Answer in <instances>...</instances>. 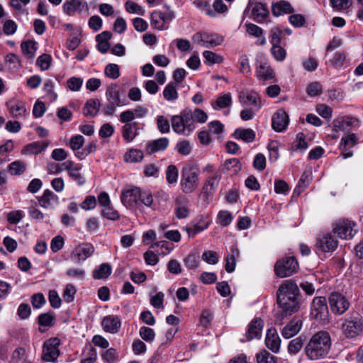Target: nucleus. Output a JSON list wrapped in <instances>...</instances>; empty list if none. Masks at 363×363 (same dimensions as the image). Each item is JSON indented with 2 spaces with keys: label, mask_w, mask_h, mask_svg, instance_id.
Masks as SVG:
<instances>
[{
  "label": "nucleus",
  "mask_w": 363,
  "mask_h": 363,
  "mask_svg": "<svg viewBox=\"0 0 363 363\" xmlns=\"http://www.w3.org/2000/svg\"><path fill=\"white\" fill-rule=\"evenodd\" d=\"M239 101L243 107L251 106L255 109H260L262 101L260 96L252 90H243L238 95Z\"/></svg>",
  "instance_id": "13"
},
{
  "label": "nucleus",
  "mask_w": 363,
  "mask_h": 363,
  "mask_svg": "<svg viewBox=\"0 0 363 363\" xmlns=\"http://www.w3.org/2000/svg\"><path fill=\"white\" fill-rule=\"evenodd\" d=\"M52 57L50 55L43 54L38 57L36 64L40 67V69L44 71L49 69L51 63Z\"/></svg>",
  "instance_id": "60"
},
{
  "label": "nucleus",
  "mask_w": 363,
  "mask_h": 363,
  "mask_svg": "<svg viewBox=\"0 0 363 363\" xmlns=\"http://www.w3.org/2000/svg\"><path fill=\"white\" fill-rule=\"evenodd\" d=\"M272 13L279 16L283 13H291L294 12V9L291 5L286 1H281L272 5Z\"/></svg>",
  "instance_id": "32"
},
{
  "label": "nucleus",
  "mask_w": 363,
  "mask_h": 363,
  "mask_svg": "<svg viewBox=\"0 0 363 363\" xmlns=\"http://www.w3.org/2000/svg\"><path fill=\"white\" fill-rule=\"evenodd\" d=\"M277 304L281 311L275 315V324L281 325L283 319L298 312L300 309V298H293L284 296L281 298H277Z\"/></svg>",
  "instance_id": "4"
},
{
  "label": "nucleus",
  "mask_w": 363,
  "mask_h": 363,
  "mask_svg": "<svg viewBox=\"0 0 363 363\" xmlns=\"http://www.w3.org/2000/svg\"><path fill=\"white\" fill-rule=\"evenodd\" d=\"M112 269L109 264L103 263L93 272V277L96 279H106L111 273Z\"/></svg>",
  "instance_id": "36"
},
{
  "label": "nucleus",
  "mask_w": 363,
  "mask_h": 363,
  "mask_svg": "<svg viewBox=\"0 0 363 363\" xmlns=\"http://www.w3.org/2000/svg\"><path fill=\"white\" fill-rule=\"evenodd\" d=\"M289 116L283 109L278 110L273 116L272 126L277 132L284 130L289 124Z\"/></svg>",
  "instance_id": "20"
},
{
  "label": "nucleus",
  "mask_w": 363,
  "mask_h": 363,
  "mask_svg": "<svg viewBox=\"0 0 363 363\" xmlns=\"http://www.w3.org/2000/svg\"><path fill=\"white\" fill-rule=\"evenodd\" d=\"M203 55L206 60V63L208 65L220 64L223 61L222 56L218 55L211 51L206 50L203 52Z\"/></svg>",
  "instance_id": "43"
},
{
  "label": "nucleus",
  "mask_w": 363,
  "mask_h": 363,
  "mask_svg": "<svg viewBox=\"0 0 363 363\" xmlns=\"http://www.w3.org/2000/svg\"><path fill=\"white\" fill-rule=\"evenodd\" d=\"M169 145V140L167 138H160L159 139L149 142L146 145V152L152 155L159 151H163Z\"/></svg>",
  "instance_id": "26"
},
{
  "label": "nucleus",
  "mask_w": 363,
  "mask_h": 363,
  "mask_svg": "<svg viewBox=\"0 0 363 363\" xmlns=\"http://www.w3.org/2000/svg\"><path fill=\"white\" fill-rule=\"evenodd\" d=\"M337 247V241L333 235L328 233L321 235L317 238L315 249L317 252H331Z\"/></svg>",
  "instance_id": "12"
},
{
  "label": "nucleus",
  "mask_w": 363,
  "mask_h": 363,
  "mask_svg": "<svg viewBox=\"0 0 363 363\" xmlns=\"http://www.w3.org/2000/svg\"><path fill=\"white\" fill-rule=\"evenodd\" d=\"M202 259L209 264H216L219 260V256L214 251H206L202 255Z\"/></svg>",
  "instance_id": "61"
},
{
  "label": "nucleus",
  "mask_w": 363,
  "mask_h": 363,
  "mask_svg": "<svg viewBox=\"0 0 363 363\" xmlns=\"http://www.w3.org/2000/svg\"><path fill=\"white\" fill-rule=\"evenodd\" d=\"M106 99L108 101L103 106L102 112L106 116H112L118 106L123 105L121 98L118 86L116 84H111L106 91Z\"/></svg>",
  "instance_id": "5"
},
{
  "label": "nucleus",
  "mask_w": 363,
  "mask_h": 363,
  "mask_svg": "<svg viewBox=\"0 0 363 363\" xmlns=\"http://www.w3.org/2000/svg\"><path fill=\"white\" fill-rule=\"evenodd\" d=\"M341 330L345 337H355L363 332V322L358 317L346 319L342 323Z\"/></svg>",
  "instance_id": "8"
},
{
  "label": "nucleus",
  "mask_w": 363,
  "mask_h": 363,
  "mask_svg": "<svg viewBox=\"0 0 363 363\" xmlns=\"http://www.w3.org/2000/svg\"><path fill=\"white\" fill-rule=\"evenodd\" d=\"M264 326V321L260 318L253 319L249 324L245 335V340L250 341L255 338H260Z\"/></svg>",
  "instance_id": "19"
},
{
  "label": "nucleus",
  "mask_w": 363,
  "mask_h": 363,
  "mask_svg": "<svg viewBox=\"0 0 363 363\" xmlns=\"http://www.w3.org/2000/svg\"><path fill=\"white\" fill-rule=\"evenodd\" d=\"M139 201H140L141 203H143L147 207H150L152 209L156 208V205L154 203L153 196L148 191H142L140 190Z\"/></svg>",
  "instance_id": "48"
},
{
  "label": "nucleus",
  "mask_w": 363,
  "mask_h": 363,
  "mask_svg": "<svg viewBox=\"0 0 363 363\" xmlns=\"http://www.w3.org/2000/svg\"><path fill=\"white\" fill-rule=\"evenodd\" d=\"M104 73L108 77L116 79L120 76L119 67L116 64H108L105 67Z\"/></svg>",
  "instance_id": "57"
},
{
  "label": "nucleus",
  "mask_w": 363,
  "mask_h": 363,
  "mask_svg": "<svg viewBox=\"0 0 363 363\" xmlns=\"http://www.w3.org/2000/svg\"><path fill=\"white\" fill-rule=\"evenodd\" d=\"M284 296L293 298H299L301 296L298 285L291 279L285 280L277 290V298H281Z\"/></svg>",
  "instance_id": "15"
},
{
  "label": "nucleus",
  "mask_w": 363,
  "mask_h": 363,
  "mask_svg": "<svg viewBox=\"0 0 363 363\" xmlns=\"http://www.w3.org/2000/svg\"><path fill=\"white\" fill-rule=\"evenodd\" d=\"M14 149V144L12 140H6L4 144L0 145V163L9 162L10 159L6 155L11 152Z\"/></svg>",
  "instance_id": "35"
},
{
  "label": "nucleus",
  "mask_w": 363,
  "mask_h": 363,
  "mask_svg": "<svg viewBox=\"0 0 363 363\" xmlns=\"http://www.w3.org/2000/svg\"><path fill=\"white\" fill-rule=\"evenodd\" d=\"M162 18L161 11H154L152 13L150 18L152 26L158 30L164 29V23L162 21Z\"/></svg>",
  "instance_id": "52"
},
{
  "label": "nucleus",
  "mask_w": 363,
  "mask_h": 363,
  "mask_svg": "<svg viewBox=\"0 0 363 363\" xmlns=\"http://www.w3.org/2000/svg\"><path fill=\"white\" fill-rule=\"evenodd\" d=\"M306 93L311 97H314L322 94V86L318 82L309 84L306 88Z\"/></svg>",
  "instance_id": "58"
},
{
  "label": "nucleus",
  "mask_w": 363,
  "mask_h": 363,
  "mask_svg": "<svg viewBox=\"0 0 363 363\" xmlns=\"http://www.w3.org/2000/svg\"><path fill=\"white\" fill-rule=\"evenodd\" d=\"M283 35V31L279 27H276L270 30L269 37L272 45H280Z\"/></svg>",
  "instance_id": "53"
},
{
  "label": "nucleus",
  "mask_w": 363,
  "mask_h": 363,
  "mask_svg": "<svg viewBox=\"0 0 363 363\" xmlns=\"http://www.w3.org/2000/svg\"><path fill=\"white\" fill-rule=\"evenodd\" d=\"M139 334L140 337L146 342H152L155 337L154 330L145 326H143L140 328Z\"/></svg>",
  "instance_id": "56"
},
{
  "label": "nucleus",
  "mask_w": 363,
  "mask_h": 363,
  "mask_svg": "<svg viewBox=\"0 0 363 363\" xmlns=\"http://www.w3.org/2000/svg\"><path fill=\"white\" fill-rule=\"evenodd\" d=\"M239 255V250L237 248H232V255L226 257L225 270L230 273L235 270L236 266L235 256Z\"/></svg>",
  "instance_id": "44"
},
{
  "label": "nucleus",
  "mask_w": 363,
  "mask_h": 363,
  "mask_svg": "<svg viewBox=\"0 0 363 363\" xmlns=\"http://www.w3.org/2000/svg\"><path fill=\"white\" fill-rule=\"evenodd\" d=\"M311 316L318 321L325 320L328 316L327 301L324 296H317L311 305Z\"/></svg>",
  "instance_id": "7"
},
{
  "label": "nucleus",
  "mask_w": 363,
  "mask_h": 363,
  "mask_svg": "<svg viewBox=\"0 0 363 363\" xmlns=\"http://www.w3.org/2000/svg\"><path fill=\"white\" fill-rule=\"evenodd\" d=\"M256 359L257 363H277L276 357L265 350L257 353L256 354Z\"/></svg>",
  "instance_id": "45"
},
{
  "label": "nucleus",
  "mask_w": 363,
  "mask_h": 363,
  "mask_svg": "<svg viewBox=\"0 0 363 363\" xmlns=\"http://www.w3.org/2000/svg\"><path fill=\"white\" fill-rule=\"evenodd\" d=\"M138 134V133L137 122H133L131 123L125 124L122 127V135L123 139L127 142L132 141Z\"/></svg>",
  "instance_id": "30"
},
{
  "label": "nucleus",
  "mask_w": 363,
  "mask_h": 363,
  "mask_svg": "<svg viewBox=\"0 0 363 363\" xmlns=\"http://www.w3.org/2000/svg\"><path fill=\"white\" fill-rule=\"evenodd\" d=\"M355 225L350 221H340L336 223L333 228V232L342 239H351L356 233V230L353 229Z\"/></svg>",
  "instance_id": "17"
},
{
  "label": "nucleus",
  "mask_w": 363,
  "mask_h": 363,
  "mask_svg": "<svg viewBox=\"0 0 363 363\" xmlns=\"http://www.w3.org/2000/svg\"><path fill=\"white\" fill-rule=\"evenodd\" d=\"M178 84L175 82H169L163 91L164 98L167 101H175L178 98Z\"/></svg>",
  "instance_id": "38"
},
{
  "label": "nucleus",
  "mask_w": 363,
  "mask_h": 363,
  "mask_svg": "<svg viewBox=\"0 0 363 363\" xmlns=\"http://www.w3.org/2000/svg\"><path fill=\"white\" fill-rule=\"evenodd\" d=\"M166 179L169 184H175L178 179V169L175 165L168 166L166 170Z\"/></svg>",
  "instance_id": "54"
},
{
  "label": "nucleus",
  "mask_w": 363,
  "mask_h": 363,
  "mask_svg": "<svg viewBox=\"0 0 363 363\" xmlns=\"http://www.w3.org/2000/svg\"><path fill=\"white\" fill-rule=\"evenodd\" d=\"M60 340L57 337L46 340L43 344L42 359L45 362H55L60 355Z\"/></svg>",
  "instance_id": "9"
},
{
  "label": "nucleus",
  "mask_w": 363,
  "mask_h": 363,
  "mask_svg": "<svg viewBox=\"0 0 363 363\" xmlns=\"http://www.w3.org/2000/svg\"><path fill=\"white\" fill-rule=\"evenodd\" d=\"M233 221L232 213L228 211H220L217 216V223L223 227L229 225Z\"/></svg>",
  "instance_id": "46"
},
{
  "label": "nucleus",
  "mask_w": 363,
  "mask_h": 363,
  "mask_svg": "<svg viewBox=\"0 0 363 363\" xmlns=\"http://www.w3.org/2000/svg\"><path fill=\"white\" fill-rule=\"evenodd\" d=\"M47 146L48 143L45 142H34L27 145L24 147L23 153L38 154L43 151Z\"/></svg>",
  "instance_id": "39"
},
{
  "label": "nucleus",
  "mask_w": 363,
  "mask_h": 363,
  "mask_svg": "<svg viewBox=\"0 0 363 363\" xmlns=\"http://www.w3.org/2000/svg\"><path fill=\"white\" fill-rule=\"evenodd\" d=\"M54 319L53 312L41 313L38 317V323L41 326L50 327L53 325Z\"/></svg>",
  "instance_id": "47"
},
{
  "label": "nucleus",
  "mask_w": 363,
  "mask_h": 363,
  "mask_svg": "<svg viewBox=\"0 0 363 363\" xmlns=\"http://www.w3.org/2000/svg\"><path fill=\"white\" fill-rule=\"evenodd\" d=\"M303 340L301 337H298L291 340L288 345V351L291 354H296L303 347Z\"/></svg>",
  "instance_id": "50"
},
{
  "label": "nucleus",
  "mask_w": 363,
  "mask_h": 363,
  "mask_svg": "<svg viewBox=\"0 0 363 363\" xmlns=\"http://www.w3.org/2000/svg\"><path fill=\"white\" fill-rule=\"evenodd\" d=\"M357 121L355 118L349 116L335 119L333 122V131L335 133H337L339 131L347 132Z\"/></svg>",
  "instance_id": "23"
},
{
  "label": "nucleus",
  "mask_w": 363,
  "mask_h": 363,
  "mask_svg": "<svg viewBox=\"0 0 363 363\" xmlns=\"http://www.w3.org/2000/svg\"><path fill=\"white\" fill-rule=\"evenodd\" d=\"M331 347V337L326 331H319L314 334L306 344L304 352L310 360L324 359Z\"/></svg>",
  "instance_id": "1"
},
{
  "label": "nucleus",
  "mask_w": 363,
  "mask_h": 363,
  "mask_svg": "<svg viewBox=\"0 0 363 363\" xmlns=\"http://www.w3.org/2000/svg\"><path fill=\"white\" fill-rule=\"evenodd\" d=\"M330 309L334 314L342 315L350 307L347 298L339 292H333L328 298Z\"/></svg>",
  "instance_id": "10"
},
{
  "label": "nucleus",
  "mask_w": 363,
  "mask_h": 363,
  "mask_svg": "<svg viewBox=\"0 0 363 363\" xmlns=\"http://www.w3.org/2000/svg\"><path fill=\"white\" fill-rule=\"evenodd\" d=\"M76 291V289L72 284H67L62 294L65 301L67 303L72 302L74 298Z\"/></svg>",
  "instance_id": "64"
},
{
  "label": "nucleus",
  "mask_w": 363,
  "mask_h": 363,
  "mask_svg": "<svg viewBox=\"0 0 363 363\" xmlns=\"http://www.w3.org/2000/svg\"><path fill=\"white\" fill-rule=\"evenodd\" d=\"M265 345L267 347L273 352L277 353L279 351L281 339L274 328H271L267 330L265 338Z\"/></svg>",
  "instance_id": "21"
},
{
  "label": "nucleus",
  "mask_w": 363,
  "mask_h": 363,
  "mask_svg": "<svg viewBox=\"0 0 363 363\" xmlns=\"http://www.w3.org/2000/svg\"><path fill=\"white\" fill-rule=\"evenodd\" d=\"M62 7L64 12L70 16L75 13L81 14L89 11L87 3L80 0H66Z\"/></svg>",
  "instance_id": "16"
},
{
  "label": "nucleus",
  "mask_w": 363,
  "mask_h": 363,
  "mask_svg": "<svg viewBox=\"0 0 363 363\" xmlns=\"http://www.w3.org/2000/svg\"><path fill=\"white\" fill-rule=\"evenodd\" d=\"M298 269V264L294 257H286L277 261L274 265V273L280 278L292 276Z\"/></svg>",
  "instance_id": "6"
},
{
  "label": "nucleus",
  "mask_w": 363,
  "mask_h": 363,
  "mask_svg": "<svg viewBox=\"0 0 363 363\" xmlns=\"http://www.w3.org/2000/svg\"><path fill=\"white\" fill-rule=\"evenodd\" d=\"M143 159V153L139 150L132 149L125 155L127 162H138Z\"/></svg>",
  "instance_id": "49"
},
{
  "label": "nucleus",
  "mask_w": 363,
  "mask_h": 363,
  "mask_svg": "<svg viewBox=\"0 0 363 363\" xmlns=\"http://www.w3.org/2000/svg\"><path fill=\"white\" fill-rule=\"evenodd\" d=\"M173 130L180 135H189L195 129L194 121L192 120L191 110L185 108L179 115L171 118Z\"/></svg>",
  "instance_id": "3"
},
{
  "label": "nucleus",
  "mask_w": 363,
  "mask_h": 363,
  "mask_svg": "<svg viewBox=\"0 0 363 363\" xmlns=\"http://www.w3.org/2000/svg\"><path fill=\"white\" fill-rule=\"evenodd\" d=\"M257 77L263 81L269 80L274 77V72L272 67L266 62L260 61L256 69Z\"/></svg>",
  "instance_id": "28"
},
{
  "label": "nucleus",
  "mask_w": 363,
  "mask_h": 363,
  "mask_svg": "<svg viewBox=\"0 0 363 363\" xmlns=\"http://www.w3.org/2000/svg\"><path fill=\"white\" fill-rule=\"evenodd\" d=\"M302 327V320L298 318L292 319L281 330V335L286 339H289L301 330Z\"/></svg>",
  "instance_id": "22"
},
{
  "label": "nucleus",
  "mask_w": 363,
  "mask_h": 363,
  "mask_svg": "<svg viewBox=\"0 0 363 363\" xmlns=\"http://www.w3.org/2000/svg\"><path fill=\"white\" fill-rule=\"evenodd\" d=\"M271 53L274 58L278 62H283L286 56V50L280 45H272L271 48Z\"/></svg>",
  "instance_id": "51"
},
{
  "label": "nucleus",
  "mask_w": 363,
  "mask_h": 363,
  "mask_svg": "<svg viewBox=\"0 0 363 363\" xmlns=\"http://www.w3.org/2000/svg\"><path fill=\"white\" fill-rule=\"evenodd\" d=\"M101 213L106 218L113 220H118L120 217L119 213L110 206V205L103 208Z\"/></svg>",
  "instance_id": "63"
},
{
  "label": "nucleus",
  "mask_w": 363,
  "mask_h": 363,
  "mask_svg": "<svg viewBox=\"0 0 363 363\" xmlns=\"http://www.w3.org/2000/svg\"><path fill=\"white\" fill-rule=\"evenodd\" d=\"M95 251L93 245L84 242L77 246L70 255L71 259L75 263H81L91 257Z\"/></svg>",
  "instance_id": "11"
},
{
  "label": "nucleus",
  "mask_w": 363,
  "mask_h": 363,
  "mask_svg": "<svg viewBox=\"0 0 363 363\" xmlns=\"http://www.w3.org/2000/svg\"><path fill=\"white\" fill-rule=\"evenodd\" d=\"M62 165L65 166V169L69 172V177L76 181L79 185H82L85 183V179L79 173V170L81 169L79 166L74 167L73 162L70 160L64 162Z\"/></svg>",
  "instance_id": "27"
},
{
  "label": "nucleus",
  "mask_w": 363,
  "mask_h": 363,
  "mask_svg": "<svg viewBox=\"0 0 363 363\" xmlns=\"http://www.w3.org/2000/svg\"><path fill=\"white\" fill-rule=\"evenodd\" d=\"M252 6V19L257 23H262L269 16V11L266 4L261 2H255V4L250 0L247 7Z\"/></svg>",
  "instance_id": "18"
},
{
  "label": "nucleus",
  "mask_w": 363,
  "mask_h": 363,
  "mask_svg": "<svg viewBox=\"0 0 363 363\" xmlns=\"http://www.w3.org/2000/svg\"><path fill=\"white\" fill-rule=\"evenodd\" d=\"M6 62L11 69H17L21 66V62L18 55L9 53L6 57Z\"/></svg>",
  "instance_id": "55"
},
{
  "label": "nucleus",
  "mask_w": 363,
  "mask_h": 363,
  "mask_svg": "<svg viewBox=\"0 0 363 363\" xmlns=\"http://www.w3.org/2000/svg\"><path fill=\"white\" fill-rule=\"evenodd\" d=\"M223 42V38L216 34H208L204 33V46L206 48H213L220 45Z\"/></svg>",
  "instance_id": "40"
},
{
  "label": "nucleus",
  "mask_w": 363,
  "mask_h": 363,
  "mask_svg": "<svg viewBox=\"0 0 363 363\" xmlns=\"http://www.w3.org/2000/svg\"><path fill=\"white\" fill-rule=\"evenodd\" d=\"M242 165L236 158L228 159L225 160L224 164V169L232 174H237L240 171Z\"/></svg>",
  "instance_id": "42"
},
{
  "label": "nucleus",
  "mask_w": 363,
  "mask_h": 363,
  "mask_svg": "<svg viewBox=\"0 0 363 363\" xmlns=\"http://www.w3.org/2000/svg\"><path fill=\"white\" fill-rule=\"evenodd\" d=\"M100 102L98 99H90L87 101L84 108L83 113L85 116H95L99 110Z\"/></svg>",
  "instance_id": "33"
},
{
  "label": "nucleus",
  "mask_w": 363,
  "mask_h": 363,
  "mask_svg": "<svg viewBox=\"0 0 363 363\" xmlns=\"http://www.w3.org/2000/svg\"><path fill=\"white\" fill-rule=\"evenodd\" d=\"M27 164L25 162L16 160L8 166V172L11 175H21L26 170Z\"/></svg>",
  "instance_id": "37"
},
{
  "label": "nucleus",
  "mask_w": 363,
  "mask_h": 363,
  "mask_svg": "<svg viewBox=\"0 0 363 363\" xmlns=\"http://www.w3.org/2000/svg\"><path fill=\"white\" fill-rule=\"evenodd\" d=\"M232 104V97L230 94H225L220 96L216 101V106L220 108H224Z\"/></svg>",
  "instance_id": "62"
},
{
  "label": "nucleus",
  "mask_w": 363,
  "mask_h": 363,
  "mask_svg": "<svg viewBox=\"0 0 363 363\" xmlns=\"http://www.w3.org/2000/svg\"><path fill=\"white\" fill-rule=\"evenodd\" d=\"M121 325V320L116 315H108L102 320V327L106 332L116 333Z\"/></svg>",
  "instance_id": "25"
},
{
  "label": "nucleus",
  "mask_w": 363,
  "mask_h": 363,
  "mask_svg": "<svg viewBox=\"0 0 363 363\" xmlns=\"http://www.w3.org/2000/svg\"><path fill=\"white\" fill-rule=\"evenodd\" d=\"M38 203L45 208H53L58 203V196L49 189L44 191L42 196L39 197Z\"/></svg>",
  "instance_id": "24"
},
{
  "label": "nucleus",
  "mask_w": 363,
  "mask_h": 363,
  "mask_svg": "<svg viewBox=\"0 0 363 363\" xmlns=\"http://www.w3.org/2000/svg\"><path fill=\"white\" fill-rule=\"evenodd\" d=\"M157 125L161 133H168L170 131L169 122L164 116H157Z\"/></svg>",
  "instance_id": "59"
},
{
  "label": "nucleus",
  "mask_w": 363,
  "mask_h": 363,
  "mask_svg": "<svg viewBox=\"0 0 363 363\" xmlns=\"http://www.w3.org/2000/svg\"><path fill=\"white\" fill-rule=\"evenodd\" d=\"M199 184V168L196 164H185L181 172L180 187L186 194L193 193Z\"/></svg>",
  "instance_id": "2"
},
{
  "label": "nucleus",
  "mask_w": 363,
  "mask_h": 363,
  "mask_svg": "<svg viewBox=\"0 0 363 363\" xmlns=\"http://www.w3.org/2000/svg\"><path fill=\"white\" fill-rule=\"evenodd\" d=\"M220 177V174L218 172L215 173L212 177H209L206 181L205 184L203 187L204 193L209 194H211L213 191H215L219 184Z\"/></svg>",
  "instance_id": "34"
},
{
  "label": "nucleus",
  "mask_w": 363,
  "mask_h": 363,
  "mask_svg": "<svg viewBox=\"0 0 363 363\" xmlns=\"http://www.w3.org/2000/svg\"><path fill=\"white\" fill-rule=\"evenodd\" d=\"M23 53L28 58L33 59L37 50L36 43L33 40L23 42L21 45Z\"/></svg>",
  "instance_id": "41"
},
{
  "label": "nucleus",
  "mask_w": 363,
  "mask_h": 363,
  "mask_svg": "<svg viewBox=\"0 0 363 363\" xmlns=\"http://www.w3.org/2000/svg\"><path fill=\"white\" fill-rule=\"evenodd\" d=\"M140 195V189L133 186L122 191L121 200L126 208H133L138 204Z\"/></svg>",
  "instance_id": "14"
},
{
  "label": "nucleus",
  "mask_w": 363,
  "mask_h": 363,
  "mask_svg": "<svg viewBox=\"0 0 363 363\" xmlns=\"http://www.w3.org/2000/svg\"><path fill=\"white\" fill-rule=\"evenodd\" d=\"M233 136L236 139H240L245 143H251L255 138V132L250 128H237Z\"/></svg>",
  "instance_id": "31"
},
{
  "label": "nucleus",
  "mask_w": 363,
  "mask_h": 363,
  "mask_svg": "<svg viewBox=\"0 0 363 363\" xmlns=\"http://www.w3.org/2000/svg\"><path fill=\"white\" fill-rule=\"evenodd\" d=\"M6 106L13 118L23 116L26 113V108L23 102L13 99L6 102Z\"/></svg>",
  "instance_id": "29"
}]
</instances>
